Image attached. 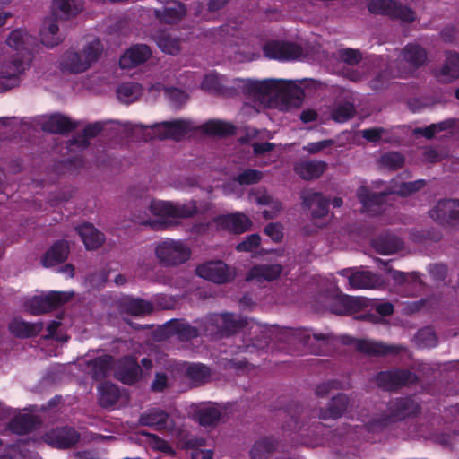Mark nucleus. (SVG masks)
<instances>
[{
	"mask_svg": "<svg viewBox=\"0 0 459 459\" xmlns=\"http://www.w3.org/2000/svg\"><path fill=\"white\" fill-rule=\"evenodd\" d=\"M34 43V38L27 31L15 30L7 39V46L10 48L7 52L14 53L19 56H22L26 53L31 56L30 49Z\"/></svg>",
	"mask_w": 459,
	"mask_h": 459,
	"instance_id": "obj_22",
	"label": "nucleus"
},
{
	"mask_svg": "<svg viewBox=\"0 0 459 459\" xmlns=\"http://www.w3.org/2000/svg\"><path fill=\"white\" fill-rule=\"evenodd\" d=\"M9 328L17 336L29 337L39 333L42 326L39 324H30L21 319H14Z\"/></svg>",
	"mask_w": 459,
	"mask_h": 459,
	"instance_id": "obj_46",
	"label": "nucleus"
},
{
	"mask_svg": "<svg viewBox=\"0 0 459 459\" xmlns=\"http://www.w3.org/2000/svg\"><path fill=\"white\" fill-rule=\"evenodd\" d=\"M30 62L31 56L26 53L19 56L14 53L5 52L0 58V91L18 85L21 75L30 67Z\"/></svg>",
	"mask_w": 459,
	"mask_h": 459,
	"instance_id": "obj_7",
	"label": "nucleus"
},
{
	"mask_svg": "<svg viewBox=\"0 0 459 459\" xmlns=\"http://www.w3.org/2000/svg\"><path fill=\"white\" fill-rule=\"evenodd\" d=\"M175 368L177 372L179 374V377H186L195 385H200L206 382L211 375L209 368L203 364L178 362L175 364Z\"/></svg>",
	"mask_w": 459,
	"mask_h": 459,
	"instance_id": "obj_25",
	"label": "nucleus"
},
{
	"mask_svg": "<svg viewBox=\"0 0 459 459\" xmlns=\"http://www.w3.org/2000/svg\"><path fill=\"white\" fill-rule=\"evenodd\" d=\"M72 293L52 291L42 296H36L30 299L27 309L34 315L48 312L70 299Z\"/></svg>",
	"mask_w": 459,
	"mask_h": 459,
	"instance_id": "obj_12",
	"label": "nucleus"
},
{
	"mask_svg": "<svg viewBox=\"0 0 459 459\" xmlns=\"http://www.w3.org/2000/svg\"><path fill=\"white\" fill-rule=\"evenodd\" d=\"M425 185L424 180H416L413 182H405L403 183L400 186L397 188H394L392 193L397 194L399 195H407L411 193H414L420 189H421Z\"/></svg>",
	"mask_w": 459,
	"mask_h": 459,
	"instance_id": "obj_57",
	"label": "nucleus"
},
{
	"mask_svg": "<svg viewBox=\"0 0 459 459\" xmlns=\"http://www.w3.org/2000/svg\"><path fill=\"white\" fill-rule=\"evenodd\" d=\"M281 272L282 267L279 264H258L250 269L246 280L247 281H255L256 282L272 281L277 279Z\"/></svg>",
	"mask_w": 459,
	"mask_h": 459,
	"instance_id": "obj_27",
	"label": "nucleus"
},
{
	"mask_svg": "<svg viewBox=\"0 0 459 459\" xmlns=\"http://www.w3.org/2000/svg\"><path fill=\"white\" fill-rule=\"evenodd\" d=\"M114 374L119 381L131 385L142 377V369L135 359L125 357L117 361L114 368Z\"/></svg>",
	"mask_w": 459,
	"mask_h": 459,
	"instance_id": "obj_17",
	"label": "nucleus"
},
{
	"mask_svg": "<svg viewBox=\"0 0 459 459\" xmlns=\"http://www.w3.org/2000/svg\"><path fill=\"white\" fill-rule=\"evenodd\" d=\"M252 147L254 154L261 159L257 163L259 166H267L278 159L274 152L276 145L273 143H254Z\"/></svg>",
	"mask_w": 459,
	"mask_h": 459,
	"instance_id": "obj_39",
	"label": "nucleus"
},
{
	"mask_svg": "<svg viewBox=\"0 0 459 459\" xmlns=\"http://www.w3.org/2000/svg\"><path fill=\"white\" fill-rule=\"evenodd\" d=\"M172 329L182 341H187L195 338L200 333L210 335V326L207 324V318L205 319V322L199 326H192L186 322H175L172 324Z\"/></svg>",
	"mask_w": 459,
	"mask_h": 459,
	"instance_id": "obj_31",
	"label": "nucleus"
},
{
	"mask_svg": "<svg viewBox=\"0 0 459 459\" xmlns=\"http://www.w3.org/2000/svg\"><path fill=\"white\" fill-rule=\"evenodd\" d=\"M451 126H452L451 121H444V122H441L438 124H432L423 129H419L417 132L423 134L426 138H431L437 132H441V131L446 129L447 127H451Z\"/></svg>",
	"mask_w": 459,
	"mask_h": 459,
	"instance_id": "obj_59",
	"label": "nucleus"
},
{
	"mask_svg": "<svg viewBox=\"0 0 459 459\" xmlns=\"http://www.w3.org/2000/svg\"><path fill=\"white\" fill-rule=\"evenodd\" d=\"M356 347L362 352L371 355H385L398 353L402 348L400 346L385 345L371 340H359L356 342Z\"/></svg>",
	"mask_w": 459,
	"mask_h": 459,
	"instance_id": "obj_33",
	"label": "nucleus"
},
{
	"mask_svg": "<svg viewBox=\"0 0 459 459\" xmlns=\"http://www.w3.org/2000/svg\"><path fill=\"white\" fill-rule=\"evenodd\" d=\"M154 40L157 42L159 48L165 53L169 55H177L180 51V40L172 38L170 35L164 32L153 35Z\"/></svg>",
	"mask_w": 459,
	"mask_h": 459,
	"instance_id": "obj_49",
	"label": "nucleus"
},
{
	"mask_svg": "<svg viewBox=\"0 0 459 459\" xmlns=\"http://www.w3.org/2000/svg\"><path fill=\"white\" fill-rule=\"evenodd\" d=\"M355 108L351 103H344L335 107L332 111V117L339 123H343L353 117Z\"/></svg>",
	"mask_w": 459,
	"mask_h": 459,
	"instance_id": "obj_53",
	"label": "nucleus"
},
{
	"mask_svg": "<svg viewBox=\"0 0 459 459\" xmlns=\"http://www.w3.org/2000/svg\"><path fill=\"white\" fill-rule=\"evenodd\" d=\"M36 424L34 416L20 414L14 417L10 423V429L16 434L22 435L31 430Z\"/></svg>",
	"mask_w": 459,
	"mask_h": 459,
	"instance_id": "obj_50",
	"label": "nucleus"
},
{
	"mask_svg": "<svg viewBox=\"0 0 459 459\" xmlns=\"http://www.w3.org/2000/svg\"><path fill=\"white\" fill-rule=\"evenodd\" d=\"M210 326V335L224 334L235 332L240 328L247 327L249 339L252 342L247 349H264L268 344V340H282L280 333L291 334L305 345L312 344L313 341H326L328 335L324 333H311L308 330L281 329L277 325H262L259 322L250 319H242L230 313L213 315L207 318Z\"/></svg>",
	"mask_w": 459,
	"mask_h": 459,
	"instance_id": "obj_2",
	"label": "nucleus"
},
{
	"mask_svg": "<svg viewBox=\"0 0 459 459\" xmlns=\"http://www.w3.org/2000/svg\"><path fill=\"white\" fill-rule=\"evenodd\" d=\"M387 271L390 273L392 279H394L399 284H403L407 282L419 284L420 282L418 276L416 274H405L400 271L392 270L391 268H387Z\"/></svg>",
	"mask_w": 459,
	"mask_h": 459,
	"instance_id": "obj_61",
	"label": "nucleus"
},
{
	"mask_svg": "<svg viewBox=\"0 0 459 459\" xmlns=\"http://www.w3.org/2000/svg\"><path fill=\"white\" fill-rule=\"evenodd\" d=\"M277 446V443L273 437H264L253 446L250 455L253 459H264L273 453Z\"/></svg>",
	"mask_w": 459,
	"mask_h": 459,
	"instance_id": "obj_48",
	"label": "nucleus"
},
{
	"mask_svg": "<svg viewBox=\"0 0 459 459\" xmlns=\"http://www.w3.org/2000/svg\"><path fill=\"white\" fill-rule=\"evenodd\" d=\"M99 401L101 406H113L119 398L118 388L110 383H102L99 386Z\"/></svg>",
	"mask_w": 459,
	"mask_h": 459,
	"instance_id": "obj_45",
	"label": "nucleus"
},
{
	"mask_svg": "<svg viewBox=\"0 0 459 459\" xmlns=\"http://www.w3.org/2000/svg\"><path fill=\"white\" fill-rule=\"evenodd\" d=\"M302 204L311 210L314 219L323 218L328 212V201L318 192L305 190L301 193Z\"/></svg>",
	"mask_w": 459,
	"mask_h": 459,
	"instance_id": "obj_26",
	"label": "nucleus"
},
{
	"mask_svg": "<svg viewBox=\"0 0 459 459\" xmlns=\"http://www.w3.org/2000/svg\"><path fill=\"white\" fill-rule=\"evenodd\" d=\"M265 56L281 61L294 60L302 55L301 48L292 43L272 41L264 47Z\"/></svg>",
	"mask_w": 459,
	"mask_h": 459,
	"instance_id": "obj_15",
	"label": "nucleus"
},
{
	"mask_svg": "<svg viewBox=\"0 0 459 459\" xmlns=\"http://www.w3.org/2000/svg\"><path fill=\"white\" fill-rule=\"evenodd\" d=\"M348 398L344 394H338L332 398L327 408L321 409L319 418L322 420H335L340 418L346 411Z\"/></svg>",
	"mask_w": 459,
	"mask_h": 459,
	"instance_id": "obj_34",
	"label": "nucleus"
},
{
	"mask_svg": "<svg viewBox=\"0 0 459 459\" xmlns=\"http://www.w3.org/2000/svg\"><path fill=\"white\" fill-rule=\"evenodd\" d=\"M102 51L100 40L95 39L86 43L79 51H66L61 58L60 67L71 74L83 73L98 61Z\"/></svg>",
	"mask_w": 459,
	"mask_h": 459,
	"instance_id": "obj_5",
	"label": "nucleus"
},
{
	"mask_svg": "<svg viewBox=\"0 0 459 459\" xmlns=\"http://www.w3.org/2000/svg\"><path fill=\"white\" fill-rule=\"evenodd\" d=\"M430 217L439 223H448L459 220V200L439 201L430 211Z\"/></svg>",
	"mask_w": 459,
	"mask_h": 459,
	"instance_id": "obj_18",
	"label": "nucleus"
},
{
	"mask_svg": "<svg viewBox=\"0 0 459 459\" xmlns=\"http://www.w3.org/2000/svg\"><path fill=\"white\" fill-rule=\"evenodd\" d=\"M248 198L255 201L259 205H265L268 208L263 212L264 219H273L278 216L282 209L280 201L273 199L265 189H253L248 193Z\"/></svg>",
	"mask_w": 459,
	"mask_h": 459,
	"instance_id": "obj_19",
	"label": "nucleus"
},
{
	"mask_svg": "<svg viewBox=\"0 0 459 459\" xmlns=\"http://www.w3.org/2000/svg\"><path fill=\"white\" fill-rule=\"evenodd\" d=\"M154 14L160 22L167 24H174L185 17L186 8L178 1L169 0L166 1L161 9H155Z\"/></svg>",
	"mask_w": 459,
	"mask_h": 459,
	"instance_id": "obj_23",
	"label": "nucleus"
},
{
	"mask_svg": "<svg viewBox=\"0 0 459 459\" xmlns=\"http://www.w3.org/2000/svg\"><path fill=\"white\" fill-rule=\"evenodd\" d=\"M154 255L160 265L176 267L190 260L192 249L182 239L165 238L155 243Z\"/></svg>",
	"mask_w": 459,
	"mask_h": 459,
	"instance_id": "obj_6",
	"label": "nucleus"
},
{
	"mask_svg": "<svg viewBox=\"0 0 459 459\" xmlns=\"http://www.w3.org/2000/svg\"><path fill=\"white\" fill-rule=\"evenodd\" d=\"M357 195L365 211L377 214L381 211L382 204L387 195L385 193L370 194L368 188L362 186L358 189Z\"/></svg>",
	"mask_w": 459,
	"mask_h": 459,
	"instance_id": "obj_30",
	"label": "nucleus"
},
{
	"mask_svg": "<svg viewBox=\"0 0 459 459\" xmlns=\"http://www.w3.org/2000/svg\"><path fill=\"white\" fill-rule=\"evenodd\" d=\"M214 222L219 228L235 234H241L248 230L252 226L250 218L239 212L220 215L215 218Z\"/></svg>",
	"mask_w": 459,
	"mask_h": 459,
	"instance_id": "obj_16",
	"label": "nucleus"
},
{
	"mask_svg": "<svg viewBox=\"0 0 459 459\" xmlns=\"http://www.w3.org/2000/svg\"><path fill=\"white\" fill-rule=\"evenodd\" d=\"M416 341L420 348L434 347L437 344L436 335L429 328L420 330L417 333Z\"/></svg>",
	"mask_w": 459,
	"mask_h": 459,
	"instance_id": "obj_54",
	"label": "nucleus"
},
{
	"mask_svg": "<svg viewBox=\"0 0 459 459\" xmlns=\"http://www.w3.org/2000/svg\"><path fill=\"white\" fill-rule=\"evenodd\" d=\"M432 74L441 83H451L459 79V54L446 52L444 60L433 70Z\"/></svg>",
	"mask_w": 459,
	"mask_h": 459,
	"instance_id": "obj_13",
	"label": "nucleus"
},
{
	"mask_svg": "<svg viewBox=\"0 0 459 459\" xmlns=\"http://www.w3.org/2000/svg\"><path fill=\"white\" fill-rule=\"evenodd\" d=\"M428 53L417 43L407 44L399 54L395 69L388 74L393 77H406L426 64Z\"/></svg>",
	"mask_w": 459,
	"mask_h": 459,
	"instance_id": "obj_8",
	"label": "nucleus"
},
{
	"mask_svg": "<svg viewBox=\"0 0 459 459\" xmlns=\"http://www.w3.org/2000/svg\"><path fill=\"white\" fill-rule=\"evenodd\" d=\"M418 404L411 398H401L390 406V414L382 419L361 420L370 429L376 425H385L388 422L401 420L418 411Z\"/></svg>",
	"mask_w": 459,
	"mask_h": 459,
	"instance_id": "obj_11",
	"label": "nucleus"
},
{
	"mask_svg": "<svg viewBox=\"0 0 459 459\" xmlns=\"http://www.w3.org/2000/svg\"><path fill=\"white\" fill-rule=\"evenodd\" d=\"M382 160L386 166L392 169L399 168L403 163V158L398 152L386 153L383 156Z\"/></svg>",
	"mask_w": 459,
	"mask_h": 459,
	"instance_id": "obj_63",
	"label": "nucleus"
},
{
	"mask_svg": "<svg viewBox=\"0 0 459 459\" xmlns=\"http://www.w3.org/2000/svg\"><path fill=\"white\" fill-rule=\"evenodd\" d=\"M120 308L123 314L144 316L152 312V305L143 299L125 297L120 300Z\"/></svg>",
	"mask_w": 459,
	"mask_h": 459,
	"instance_id": "obj_35",
	"label": "nucleus"
},
{
	"mask_svg": "<svg viewBox=\"0 0 459 459\" xmlns=\"http://www.w3.org/2000/svg\"><path fill=\"white\" fill-rule=\"evenodd\" d=\"M387 271L390 273L392 279H394L399 284H403L407 282L419 284L420 282L418 276L416 274H405L400 271L392 270L391 268H387Z\"/></svg>",
	"mask_w": 459,
	"mask_h": 459,
	"instance_id": "obj_60",
	"label": "nucleus"
},
{
	"mask_svg": "<svg viewBox=\"0 0 459 459\" xmlns=\"http://www.w3.org/2000/svg\"><path fill=\"white\" fill-rule=\"evenodd\" d=\"M156 89L157 91H164L165 95L175 106L185 103L188 99V94L185 91L178 88H170L158 83Z\"/></svg>",
	"mask_w": 459,
	"mask_h": 459,
	"instance_id": "obj_52",
	"label": "nucleus"
},
{
	"mask_svg": "<svg viewBox=\"0 0 459 459\" xmlns=\"http://www.w3.org/2000/svg\"><path fill=\"white\" fill-rule=\"evenodd\" d=\"M76 125L67 117L55 114L50 116L44 123L43 129L45 131L59 134L74 129Z\"/></svg>",
	"mask_w": 459,
	"mask_h": 459,
	"instance_id": "obj_38",
	"label": "nucleus"
},
{
	"mask_svg": "<svg viewBox=\"0 0 459 459\" xmlns=\"http://www.w3.org/2000/svg\"><path fill=\"white\" fill-rule=\"evenodd\" d=\"M339 57L343 62L353 65L357 64L361 59V55L358 50L351 49V48H346V49H341L339 51Z\"/></svg>",
	"mask_w": 459,
	"mask_h": 459,
	"instance_id": "obj_62",
	"label": "nucleus"
},
{
	"mask_svg": "<svg viewBox=\"0 0 459 459\" xmlns=\"http://www.w3.org/2000/svg\"><path fill=\"white\" fill-rule=\"evenodd\" d=\"M101 130L102 126L100 123L88 125L83 130V134L74 142L75 143H78L81 148H85L88 145V138L96 136Z\"/></svg>",
	"mask_w": 459,
	"mask_h": 459,
	"instance_id": "obj_56",
	"label": "nucleus"
},
{
	"mask_svg": "<svg viewBox=\"0 0 459 459\" xmlns=\"http://www.w3.org/2000/svg\"><path fill=\"white\" fill-rule=\"evenodd\" d=\"M53 15L60 17H69L75 15L82 10L81 0H54Z\"/></svg>",
	"mask_w": 459,
	"mask_h": 459,
	"instance_id": "obj_41",
	"label": "nucleus"
},
{
	"mask_svg": "<svg viewBox=\"0 0 459 459\" xmlns=\"http://www.w3.org/2000/svg\"><path fill=\"white\" fill-rule=\"evenodd\" d=\"M263 172L257 169H246L238 175L236 180L240 185H251L259 182L263 178Z\"/></svg>",
	"mask_w": 459,
	"mask_h": 459,
	"instance_id": "obj_55",
	"label": "nucleus"
},
{
	"mask_svg": "<svg viewBox=\"0 0 459 459\" xmlns=\"http://www.w3.org/2000/svg\"><path fill=\"white\" fill-rule=\"evenodd\" d=\"M340 274L347 277L351 289H375L383 284V281L376 274L360 270L343 269Z\"/></svg>",
	"mask_w": 459,
	"mask_h": 459,
	"instance_id": "obj_14",
	"label": "nucleus"
},
{
	"mask_svg": "<svg viewBox=\"0 0 459 459\" xmlns=\"http://www.w3.org/2000/svg\"><path fill=\"white\" fill-rule=\"evenodd\" d=\"M152 137L159 139L179 140L197 129L215 135H228L234 133L235 127L221 120H211L202 126L188 119H176L154 124L150 127Z\"/></svg>",
	"mask_w": 459,
	"mask_h": 459,
	"instance_id": "obj_3",
	"label": "nucleus"
},
{
	"mask_svg": "<svg viewBox=\"0 0 459 459\" xmlns=\"http://www.w3.org/2000/svg\"><path fill=\"white\" fill-rule=\"evenodd\" d=\"M368 10L372 13L387 15L403 22L411 23L416 19L414 11L394 0H371Z\"/></svg>",
	"mask_w": 459,
	"mask_h": 459,
	"instance_id": "obj_9",
	"label": "nucleus"
},
{
	"mask_svg": "<svg viewBox=\"0 0 459 459\" xmlns=\"http://www.w3.org/2000/svg\"><path fill=\"white\" fill-rule=\"evenodd\" d=\"M245 87L253 98L264 106H273L277 101H281L286 107L297 106L302 98L300 88L295 82L286 80L229 81L218 74H209L204 76L201 84L203 90L224 96H231L237 93L238 89Z\"/></svg>",
	"mask_w": 459,
	"mask_h": 459,
	"instance_id": "obj_1",
	"label": "nucleus"
},
{
	"mask_svg": "<svg viewBox=\"0 0 459 459\" xmlns=\"http://www.w3.org/2000/svg\"><path fill=\"white\" fill-rule=\"evenodd\" d=\"M113 359L111 356L103 355L93 360L88 361V372L95 379H101L106 377L108 372L111 369Z\"/></svg>",
	"mask_w": 459,
	"mask_h": 459,
	"instance_id": "obj_42",
	"label": "nucleus"
},
{
	"mask_svg": "<svg viewBox=\"0 0 459 459\" xmlns=\"http://www.w3.org/2000/svg\"><path fill=\"white\" fill-rule=\"evenodd\" d=\"M148 211L149 212L139 211L134 213V221L139 224L152 225L154 222L150 216L152 214L163 222H173L178 219L189 218L198 212L194 201L174 204L162 200H152L148 204Z\"/></svg>",
	"mask_w": 459,
	"mask_h": 459,
	"instance_id": "obj_4",
	"label": "nucleus"
},
{
	"mask_svg": "<svg viewBox=\"0 0 459 459\" xmlns=\"http://www.w3.org/2000/svg\"><path fill=\"white\" fill-rule=\"evenodd\" d=\"M385 133L384 128H370L361 131L362 136L370 142H378L383 139V134Z\"/></svg>",
	"mask_w": 459,
	"mask_h": 459,
	"instance_id": "obj_64",
	"label": "nucleus"
},
{
	"mask_svg": "<svg viewBox=\"0 0 459 459\" xmlns=\"http://www.w3.org/2000/svg\"><path fill=\"white\" fill-rule=\"evenodd\" d=\"M326 167L324 161H302L295 166V171L303 179L311 180L319 178Z\"/></svg>",
	"mask_w": 459,
	"mask_h": 459,
	"instance_id": "obj_37",
	"label": "nucleus"
},
{
	"mask_svg": "<svg viewBox=\"0 0 459 459\" xmlns=\"http://www.w3.org/2000/svg\"><path fill=\"white\" fill-rule=\"evenodd\" d=\"M143 93V88L136 82H125L118 86L117 95L119 101L129 104L137 100Z\"/></svg>",
	"mask_w": 459,
	"mask_h": 459,
	"instance_id": "obj_44",
	"label": "nucleus"
},
{
	"mask_svg": "<svg viewBox=\"0 0 459 459\" xmlns=\"http://www.w3.org/2000/svg\"><path fill=\"white\" fill-rule=\"evenodd\" d=\"M362 305L359 298L342 294L338 296L331 310L335 314H347L357 310Z\"/></svg>",
	"mask_w": 459,
	"mask_h": 459,
	"instance_id": "obj_43",
	"label": "nucleus"
},
{
	"mask_svg": "<svg viewBox=\"0 0 459 459\" xmlns=\"http://www.w3.org/2000/svg\"><path fill=\"white\" fill-rule=\"evenodd\" d=\"M69 253L68 244L65 240L56 241L46 252L42 258L44 267H53L66 260Z\"/></svg>",
	"mask_w": 459,
	"mask_h": 459,
	"instance_id": "obj_29",
	"label": "nucleus"
},
{
	"mask_svg": "<svg viewBox=\"0 0 459 459\" xmlns=\"http://www.w3.org/2000/svg\"><path fill=\"white\" fill-rule=\"evenodd\" d=\"M195 416L201 425L211 426L219 420L221 411L215 404H202L196 408Z\"/></svg>",
	"mask_w": 459,
	"mask_h": 459,
	"instance_id": "obj_40",
	"label": "nucleus"
},
{
	"mask_svg": "<svg viewBox=\"0 0 459 459\" xmlns=\"http://www.w3.org/2000/svg\"><path fill=\"white\" fill-rule=\"evenodd\" d=\"M77 231L87 249H96L104 242V235L92 224H82L77 228Z\"/></svg>",
	"mask_w": 459,
	"mask_h": 459,
	"instance_id": "obj_32",
	"label": "nucleus"
},
{
	"mask_svg": "<svg viewBox=\"0 0 459 459\" xmlns=\"http://www.w3.org/2000/svg\"><path fill=\"white\" fill-rule=\"evenodd\" d=\"M195 272L199 277L218 284L231 281L237 274L234 268L220 260L202 264L196 267Z\"/></svg>",
	"mask_w": 459,
	"mask_h": 459,
	"instance_id": "obj_10",
	"label": "nucleus"
},
{
	"mask_svg": "<svg viewBox=\"0 0 459 459\" xmlns=\"http://www.w3.org/2000/svg\"><path fill=\"white\" fill-rule=\"evenodd\" d=\"M375 249L383 255H391L403 247L402 240L394 236L379 238L374 242Z\"/></svg>",
	"mask_w": 459,
	"mask_h": 459,
	"instance_id": "obj_47",
	"label": "nucleus"
},
{
	"mask_svg": "<svg viewBox=\"0 0 459 459\" xmlns=\"http://www.w3.org/2000/svg\"><path fill=\"white\" fill-rule=\"evenodd\" d=\"M139 422L143 426L153 427L160 430L169 427V417L163 410L152 408L140 416Z\"/></svg>",
	"mask_w": 459,
	"mask_h": 459,
	"instance_id": "obj_28",
	"label": "nucleus"
},
{
	"mask_svg": "<svg viewBox=\"0 0 459 459\" xmlns=\"http://www.w3.org/2000/svg\"><path fill=\"white\" fill-rule=\"evenodd\" d=\"M179 377L177 372L175 365L168 373H157L152 384L154 391H163L172 384V380Z\"/></svg>",
	"mask_w": 459,
	"mask_h": 459,
	"instance_id": "obj_51",
	"label": "nucleus"
},
{
	"mask_svg": "<svg viewBox=\"0 0 459 459\" xmlns=\"http://www.w3.org/2000/svg\"><path fill=\"white\" fill-rule=\"evenodd\" d=\"M415 380V375L406 370L380 372L377 376V385L385 389H394Z\"/></svg>",
	"mask_w": 459,
	"mask_h": 459,
	"instance_id": "obj_20",
	"label": "nucleus"
},
{
	"mask_svg": "<svg viewBox=\"0 0 459 459\" xmlns=\"http://www.w3.org/2000/svg\"><path fill=\"white\" fill-rule=\"evenodd\" d=\"M151 56L152 51L147 45L136 44L122 55L119 65L123 69H131L145 63Z\"/></svg>",
	"mask_w": 459,
	"mask_h": 459,
	"instance_id": "obj_21",
	"label": "nucleus"
},
{
	"mask_svg": "<svg viewBox=\"0 0 459 459\" xmlns=\"http://www.w3.org/2000/svg\"><path fill=\"white\" fill-rule=\"evenodd\" d=\"M42 43L49 48L59 44L63 38L59 33L58 26L53 17L46 19L40 31Z\"/></svg>",
	"mask_w": 459,
	"mask_h": 459,
	"instance_id": "obj_36",
	"label": "nucleus"
},
{
	"mask_svg": "<svg viewBox=\"0 0 459 459\" xmlns=\"http://www.w3.org/2000/svg\"><path fill=\"white\" fill-rule=\"evenodd\" d=\"M260 244V237L257 234H252L239 243L236 249L239 252H250L256 248Z\"/></svg>",
	"mask_w": 459,
	"mask_h": 459,
	"instance_id": "obj_58",
	"label": "nucleus"
},
{
	"mask_svg": "<svg viewBox=\"0 0 459 459\" xmlns=\"http://www.w3.org/2000/svg\"><path fill=\"white\" fill-rule=\"evenodd\" d=\"M48 444L57 448H67L79 440V434L72 428L56 429L45 435Z\"/></svg>",
	"mask_w": 459,
	"mask_h": 459,
	"instance_id": "obj_24",
	"label": "nucleus"
}]
</instances>
